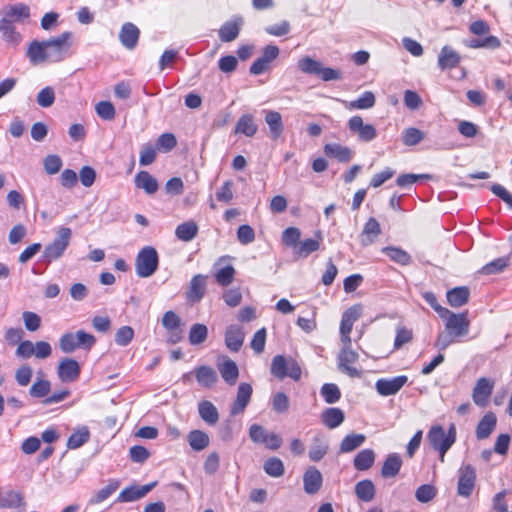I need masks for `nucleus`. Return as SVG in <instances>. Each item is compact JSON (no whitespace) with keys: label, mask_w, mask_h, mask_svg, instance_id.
<instances>
[{"label":"nucleus","mask_w":512,"mask_h":512,"mask_svg":"<svg viewBox=\"0 0 512 512\" xmlns=\"http://www.w3.org/2000/svg\"><path fill=\"white\" fill-rule=\"evenodd\" d=\"M402 466V460L400 456L396 453L390 454L387 456L386 460L383 463L381 469V475L384 478H392L395 477Z\"/></svg>","instance_id":"obj_33"},{"label":"nucleus","mask_w":512,"mask_h":512,"mask_svg":"<svg viewBox=\"0 0 512 512\" xmlns=\"http://www.w3.org/2000/svg\"><path fill=\"white\" fill-rule=\"evenodd\" d=\"M375 493V485L369 479L359 481L355 485V494L357 498L363 502H371L375 497Z\"/></svg>","instance_id":"obj_35"},{"label":"nucleus","mask_w":512,"mask_h":512,"mask_svg":"<svg viewBox=\"0 0 512 512\" xmlns=\"http://www.w3.org/2000/svg\"><path fill=\"white\" fill-rule=\"evenodd\" d=\"M345 419L344 412L340 408L330 407L321 413L322 423L329 429H335L340 426Z\"/></svg>","instance_id":"obj_25"},{"label":"nucleus","mask_w":512,"mask_h":512,"mask_svg":"<svg viewBox=\"0 0 512 512\" xmlns=\"http://www.w3.org/2000/svg\"><path fill=\"white\" fill-rule=\"evenodd\" d=\"M135 185L137 188L143 189L148 194H154L158 190V182L156 178L147 171H140L135 177Z\"/></svg>","instance_id":"obj_34"},{"label":"nucleus","mask_w":512,"mask_h":512,"mask_svg":"<svg viewBox=\"0 0 512 512\" xmlns=\"http://www.w3.org/2000/svg\"><path fill=\"white\" fill-rule=\"evenodd\" d=\"M461 62L460 54L452 47L445 45L438 54L437 64L440 70H450L456 68Z\"/></svg>","instance_id":"obj_14"},{"label":"nucleus","mask_w":512,"mask_h":512,"mask_svg":"<svg viewBox=\"0 0 512 512\" xmlns=\"http://www.w3.org/2000/svg\"><path fill=\"white\" fill-rule=\"evenodd\" d=\"M252 391V386L248 383H241L238 386L236 400L230 410L231 415L241 414L245 410L250 402Z\"/></svg>","instance_id":"obj_20"},{"label":"nucleus","mask_w":512,"mask_h":512,"mask_svg":"<svg viewBox=\"0 0 512 512\" xmlns=\"http://www.w3.org/2000/svg\"><path fill=\"white\" fill-rule=\"evenodd\" d=\"M324 153L328 157L335 158L339 162L346 163L350 161L353 156L352 150L338 143H329L324 146Z\"/></svg>","instance_id":"obj_24"},{"label":"nucleus","mask_w":512,"mask_h":512,"mask_svg":"<svg viewBox=\"0 0 512 512\" xmlns=\"http://www.w3.org/2000/svg\"><path fill=\"white\" fill-rule=\"evenodd\" d=\"M235 274V268L232 265H226L219 268L215 272L214 277L220 286H228L233 282Z\"/></svg>","instance_id":"obj_49"},{"label":"nucleus","mask_w":512,"mask_h":512,"mask_svg":"<svg viewBox=\"0 0 512 512\" xmlns=\"http://www.w3.org/2000/svg\"><path fill=\"white\" fill-rule=\"evenodd\" d=\"M497 419L494 413L485 414L476 428V437L480 440L488 438L496 427Z\"/></svg>","instance_id":"obj_27"},{"label":"nucleus","mask_w":512,"mask_h":512,"mask_svg":"<svg viewBox=\"0 0 512 512\" xmlns=\"http://www.w3.org/2000/svg\"><path fill=\"white\" fill-rule=\"evenodd\" d=\"M50 382L48 380H38L32 384L29 393L32 397L42 398L50 392Z\"/></svg>","instance_id":"obj_63"},{"label":"nucleus","mask_w":512,"mask_h":512,"mask_svg":"<svg viewBox=\"0 0 512 512\" xmlns=\"http://www.w3.org/2000/svg\"><path fill=\"white\" fill-rule=\"evenodd\" d=\"M322 483L321 472L314 466L308 467L303 475L304 491L309 495L316 494L321 489Z\"/></svg>","instance_id":"obj_15"},{"label":"nucleus","mask_w":512,"mask_h":512,"mask_svg":"<svg viewBox=\"0 0 512 512\" xmlns=\"http://www.w3.org/2000/svg\"><path fill=\"white\" fill-rule=\"evenodd\" d=\"M469 295L467 287H456L447 292V301L452 307H461L468 302Z\"/></svg>","instance_id":"obj_39"},{"label":"nucleus","mask_w":512,"mask_h":512,"mask_svg":"<svg viewBox=\"0 0 512 512\" xmlns=\"http://www.w3.org/2000/svg\"><path fill=\"white\" fill-rule=\"evenodd\" d=\"M187 441L192 450L200 452L209 446L210 438L202 430H192L187 435Z\"/></svg>","instance_id":"obj_30"},{"label":"nucleus","mask_w":512,"mask_h":512,"mask_svg":"<svg viewBox=\"0 0 512 512\" xmlns=\"http://www.w3.org/2000/svg\"><path fill=\"white\" fill-rule=\"evenodd\" d=\"M348 128L352 134H355L361 142H371L377 137V130L372 124H365L363 118L359 115L349 119Z\"/></svg>","instance_id":"obj_9"},{"label":"nucleus","mask_w":512,"mask_h":512,"mask_svg":"<svg viewBox=\"0 0 512 512\" xmlns=\"http://www.w3.org/2000/svg\"><path fill=\"white\" fill-rule=\"evenodd\" d=\"M159 263V257L156 249L152 246H145L142 248L135 259L136 273L141 278H148L152 276Z\"/></svg>","instance_id":"obj_3"},{"label":"nucleus","mask_w":512,"mask_h":512,"mask_svg":"<svg viewBox=\"0 0 512 512\" xmlns=\"http://www.w3.org/2000/svg\"><path fill=\"white\" fill-rule=\"evenodd\" d=\"M243 19L241 17L235 18L233 21L225 22L219 29V38L222 42L234 41L240 32Z\"/></svg>","instance_id":"obj_23"},{"label":"nucleus","mask_w":512,"mask_h":512,"mask_svg":"<svg viewBox=\"0 0 512 512\" xmlns=\"http://www.w3.org/2000/svg\"><path fill=\"white\" fill-rule=\"evenodd\" d=\"M197 382L206 388L212 387L217 381L216 371L209 366H200L195 372Z\"/></svg>","instance_id":"obj_37"},{"label":"nucleus","mask_w":512,"mask_h":512,"mask_svg":"<svg viewBox=\"0 0 512 512\" xmlns=\"http://www.w3.org/2000/svg\"><path fill=\"white\" fill-rule=\"evenodd\" d=\"M476 483V469L471 464L462 465L458 470L457 493L461 497L471 496Z\"/></svg>","instance_id":"obj_7"},{"label":"nucleus","mask_w":512,"mask_h":512,"mask_svg":"<svg viewBox=\"0 0 512 512\" xmlns=\"http://www.w3.org/2000/svg\"><path fill=\"white\" fill-rule=\"evenodd\" d=\"M289 398L283 392H277L272 398V408L277 413H285L289 409Z\"/></svg>","instance_id":"obj_60"},{"label":"nucleus","mask_w":512,"mask_h":512,"mask_svg":"<svg viewBox=\"0 0 512 512\" xmlns=\"http://www.w3.org/2000/svg\"><path fill=\"white\" fill-rule=\"evenodd\" d=\"M322 63L309 56L303 57L298 61V68L306 74L319 75Z\"/></svg>","instance_id":"obj_52"},{"label":"nucleus","mask_w":512,"mask_h":512,"mask_svg":"<svg viewBox=\"0 0 512 512\" xmlns=\"http://www.w3.org/2000/svg\"><path fill=\"white\" fill-rule=\"evenodd\" d=\"M90 438V432L87 426L78 427L68 438L67 447L77 449L84 445Z\"/></svg>","instance_id":"obj_44"},{"label":"nucleus","mask_w":512,"mask_h":512,"mask_svg":"<svg viewBox=\"0 0 512 512\" xmlns=\"http://www.w3.org/2000/svg\"><path fill=\"white\" fill-rule=\"evenodd\" d=\"M80 365L72 358H64L60 361L57 374L62 382H73L80 375Z\"/></svg>","instance_id":"obj_13"},{"label":"nucleus","mask_w":512,"mask_h":512,"mask_svg":"<svg viewBox=\"0 0 512 512\" xmlns=\"http://www.w3.org/2000/svg\"><path fill=\"white\" fill-rule=\"evenodd\" d=\"M157 482H152L143 486H130L123 489L118 495L119 502H133L146 496L155 486Z\"/></svg>","instance_id":"obj_17"},{"label":"nucleus","mask_w":512,"mask_h":512,"mask_svg":"<svg viewBox=\"0 0 512 512\" xmlns=\"http://www.w3.org/2000/svg\"><path fill=\"white\" fill-rule=\"evenodd\" d=\"M71 239V229L68 227H61L57 231L56 238L48 244L43 252V257L46 261L51 262L60 258L66 248L68 247Z\"/></svg>","instance_id":"obj_5"},{"label":"nucleus","mask_w":512,"mask_h":512,"mask_svg":"<svg viewBox=\"0 0 512 512\" xmlns=\"http://www.w3.org/2000/svg\"><path fill=\"white\" fill-rule=\"evenodd\" d=\"M437 494V489L431 484H423L419 486L415 492V498L421 503H428Z\"/></svg>","instance_id":"obj_56"},{"label":"nucleus","mask_w":512,"mask_h":512,"mask_svg":"<svg viewBox=\"0 0 512 512\" xmlns=\"http://www.w3.org/2000/svg\"><path fill=\"white\" fill-rule=\"evenodd\" d=\"M318 239H305L299 243L297 250L295 251V255L299 258H306L311 253L319 250L320 248V240L322 239L321 233L318 232L315 234Z\"/></svg>","instance_id":"obj_38"},{"label":"nucleus","mask_w":512,"mask_h":512,"mask_svg":"<svg viewBox=\"0 0 512 512\" xmlns=\"http://www.w3.org/2000/svg\"><path fill=\"white\" fill-rule=\"evenodd\" d=\"M134 337V330L130 326L120 327L115 334V343L119 346H127Z\"/></svg>","instance_id":"obj_59"},{"label":"nucleus","mask_w":512,"mask_h":512,"mask_svg":"<svg viewBox=\"0 0 512 512\" xmlns=\"http://www.w3.org/2000/svg\"><path fill=\"white\" fill-rule=\"evenodd\" d=\"M375 95L371 91L364 92L359 98L353 101H343L345 107L349 110L370 109L375 105Z\"/></svg>","instance_id":"obj_36"},{"label":"nucleus","mask_w":512,"mask_h":512,"mask_svg":"<svg viewBox=\"0 0 512 512\" xmlns=\"http://www.w3.org/2000/svg\"><path fill=\"white\" fill-rule=\"evenodd\" d=\"M62 160L58 155H48L44 159V169L47 174L53 175L60 171Z\"/></svg>","instance_id":"obj_64"},{"label":"nucleus","mask_w":512,"mask_h":512,"mask_svg":"<svg viewBox=\"0 0 512 512\" xmlns=\"http://www.w3.org/2000/svg\"><path fill=\"white\" fill-rule=\"evenodd\" d=\"M269 435L270 432L261 425L253 424L249 428V436L255 443L264 444Z\"/></svg>","instance_id":"obj_61"},{"label":"nucleus","mask_w":512,"mask_h":512,"mask_svg":"<svg viewBox=\"0 0 512 512\" xmlns=\"http://www.w3.org/2000/svg\"><path fill=\"white\" fill-rule=\"evenodd\" d=\"M407 381L408 377L405 375L393 378H381L376 381L375 388L381 396H391L398 393Z\"/></svg>","instance_id":"obj_10"},{"label":"nucleus","mask_w":512,"mask_h":512,"mask_svg":"<svg viewBox=\"0 0 512 512\" xmlns=\"http://www.w3.org/2000/svg\"><path fill=\"white\" fill-rule=\"evenodd\" d=\"M97 115L103 120H112L115 117V108L109 101H101L95 107Z\"/></svg>","instance_id":"obj_62"},{"label":"nucleus","mask_w":512,"mask_h":512,"mask_svg":"<svg viewBox=\"0 0 512 512\" xmlns=\"http://www.w3.org/2000/svg\"><path fill=\"white\" fill-rule=\"evenodd\" d=\"M270 372L280 380L290 377L294 381H298L302 374V370L298 362L292 357H284L283 355H276L273 357Z\"/></svg>","instance_id":"obj_2"},{"label":"nucleus","mask_w":512,"mask_h":512,"mask_svg":"<svg viewBox=\"0 0 512 512\" xmlns=\"http://www.w3.org/2000/svg\"><path fill=\"white\" fill-rule=\"evenodd\" d=\"M264 120L269 127L272 139H278L284 131L282 116L278 111L264 110Z\"/></svg>","instance_id":"obj_22"},{"label":"nucleus","mask_w":512,"mask_h":512,"mask_svg":"<svg viewBox=\"0 0 512 512\" xmlns=\"http://www.w3.org/2000/svg\"><path fill=\"white\" fill-rule=\"evenodd\" d=\"M0 31L3 33L4 40L17 45L21 41V34L16 31L12 21L2 18L0 21Z\"/></svg>","instance_id":"obj_45"},{"label":"nucleus","mask_w":512,"mask_h":512,"mask_svg":"<svg viewBox=\"0 0 512 512\" xmlns=\"http://www.w3.org/2000/svg\"><path fill=\"white\" fill-rule=\"evenodd\" d=\"M424 139V133L414 127L407 128L403 131L402 141L406 146H415Z\"/></svg>","instance_id":"obj_54"},{"label":"nucleus","mask_w":512,"mask_h":512,"mask_svg":"<svg viewBox=\"0 0 512 512\" xmlns=\"http://www.w3.org/2000/svg\"><path fill=\"white\" fill-rule=\"evenodd\" d=\"M198 233V226L194 221H186L177 226L176 237L184 242L192 241Z\"/></svg>","instance_id":"obj_41"},{"label":"nucleus","mask_w":512,"mask_h":512,"mask_svg":"<svg viewBox=\"0 0 512 512\" xmlns=\"http://www.w3.org/2000/svg\"><path fill=\"white\" fill-rule=\"evenodd\" d=\"M198 412L203 421L209 425H214L219 420V413L215 405L207 400L198 404Z\"/></svg>","instance_id":"obj_31"},{"label":"nucleus","mask_w":512,"mask_h":512,"mask_svg":"<svg viewBox=\"0 0 512 512\" xmlns=\"http://www.w3.org/2000/svg\"><path fill=\"white\" fill-rule=\"evenodd\" d=\"M245 332L238 325H230L225 331V345L232 352H238L244 342Z\"/></svg>","instance_id":"obj_21"},{"label":"nucleus","mask_w":512,"mask_h":512,"mask_svg":"<svg viewBox=\"0 0 512 512\" xmlns=\"http://www.w3.org/2000/svg\"><path fill=\"white\" fill-rule=\"evenodd\" d=\"M29 15L30 10L28 6L24 4H16L8 8L4 18L10 19L13 22L28 18Z\"/></svg>","instance_id":"obj_53"},{"label":"nucleus","mask_w":512,"mask_h":512,"mask_svg":"<svg viewBox=\"0 0 512 512\" xmlns=\"http://www.w3.org/2000/svg\"><path fill=\"white\" fill-rule=\"evenodd\" d=\"M208 336V329L204 324H193L189 331V341L192 345L202 344Z\"/></svg>","instance_id":"obj_51"},{"label":"nucleus","mask_w":512,"mask_h":512,"mask_svg":"<svg viewBox=\"0 0 512 512\" xmlns=\"http://www.w3.org/2000/svg\"><path fill=\"white\" fill-rule=\"evenodd\" d=\"M24 504L21 493L13 490L0 494V506L3 508H17Z\"/></svg>","instance_id":"obj_46"},{"label":"nucleus","mask_w":512,"mask_h":512,"mask_svg":"<svg viewBox=\"0 0 512 512\" xmlns=\"http://www.w3.org/2000/svg\"><path fill=\"white\" fill-rule=\"evenodd\" d=\"M27 56L34 65L48 61L45 41H32L28 47Z\"/></svg>","instance_id":"obj_29"},{"label":"nucleus","mask_w":512,"mask_h":512,"mask_svg":"<svg viewBox=\"0 0 512 512\" xmlns=\"http://www.w3.org/2000/svg\"><path fill=\"white\" fill-rule=\"evenodd\" d=\"M207 285V276L197 274L192 277L186 297L189 301L195 303L199 302L205 295Z\"/></svg>","instance_id":"obj_18"},{"label":"nucleus","mask_w":512,"mask_h":512,"mask_svg":"<svg viewBox=\"0 0 512 512\" xmlns=\"http://www.w3.org/2000/svg\"><path fill=\"white\" fill-rule=\"evenodd\" d=\"M278 55L279 48L277 46L267 45L263 49L262 56L250 66V73L253 75L264 73L269 68L270 63L275 60Z\"/></svg>","instance_id":"obj_11"},{"label":"nucleus","mask_w":512,"mask_h":512,"mask_svg":"<svg viewBox=\"0 0 512 512\" xmlns=\"http://www.w3.org/2000/svg\"><path fill=\"white\" fill-rule=\"evenodd\" d=\"M95 343V336L83 330L65 333L59 339V347L64 353H72L78 348L90 350Z\"/></svg>","instance_id":"obj_1"},{"label":"nucleus","mask_w":512,"mask_h":512,"mask_svg":"<svg viewBox=\"0 0 512 512\" xmlns=\"http://www.w3.org/2000/svg\"><path fill=\"white\" fill-rule=\"evenodd\" d=\"M71 32H64L61 35L45 41L48 62H60L64 59L71 43Z\"/></svg>","instance_id":"obj_6"},{"label":"nucleus","mask_w":512,"mask_h":512,"mask_svg":"<svg viewBox=\"0 0 512 512\" xmlns=\"http://www.w3.org/2000/svg\"><path fill=\"white\" fill-rule=\"evenodd\" d=\"M366 440V436L364 434L351 433L346 435L341 444H340V452L341 453H349L357 448H359Z\"/></svg>","instance_id":"obj_43"},{"label":"nucleus","mask_w":512,"mask_h":512,"mask_svg":"<svg viewBox=\"0 0 512 512\" xmlns=\"http://www.w3.org/2000/svg\"><path fill=\"white\" fill-rule=\"evenodd\" d=\"M218 370L227 384L234 385L237 382L239 370L233 360L225 359L222 363L218 364Z\"/></svg>","instance_id":"obj_28"},{"label":"nucleus","mask_w":512,"mask_h":512,"mask_svg":"<svg viewBox=\"0 0 512 512\" xmlns=\"http://www.w3.org/2000/svg\"><path fill=\"white\" fill-rule=\"evenodd\" d=\"M441 318L445 320L446 330L454 336L460 338L468 334L470 322L466 313L455 314L448 310V314H443Z\"/></svg>","instance_id":"obj_8"},{"label":"nucleus","mask_w":512,"mask_h":512,"mask_svg":"<svg viewBox=\"0 0 512 512\" xmlns=\"http://www.w3.org/2000/svg\"><path fill=\"white\" fill-rule=\"evenodd\" d=\"M375 461V453L372 449H364L356 454L353 460L355 469L365 471L371 468Z\"/></svg>","instance_id":"obj_40"},{"label":"nucleus","mask_w":512,"mask_h":512,"mask_svg":"<svg viewBox=\"0 0 512 512\" xmlns=\"http://www.w3.org/2000/svg\"><path fill=\"white\" fill-rule=\"evenodd\" d=\"M55 101L54 89L47 86L39 91L36 97V102L40 107L48 108L53 105Z\"/></svg>","instance_id":"obj_57"},{"label":"nucleus","mask_w":512,"mask_h":512,"mask_svg":"<svg viewBox=\"0 0 512 512\" xmlns=\"http://www.w3.org/2000/svg\"><path fill=\"white\" fill-rule=\"evenodd\" d=\"M329 446L327 441L322 437H315L309 448V458L313 462L320 461L328 452Z\"/></svg>","instance_id":"obj_42"},{"label":"nucleus","mask_w":512,"mask_h":512,"mask_svg":"<svg viewBox=\"0 0 512 512\" xmlns=\"http://www.w3.org/2000/svg\"><path fill=\"white\" fill-rule=\"evenodd\" d=\"M358 353L349 347H343L339 356V368L352 377H358L360 372L351 365L358 360Z\"/></svg>","instance_id":"obj_16"},{"label":"nucleus","mask_w":512,"mask_h":512,"mask_svg":"<svg viewBox=\"0 0 512 512\" xmlns=\"http://www.w3.org/2000/svg\"><path fill=\"white\" fill-rule=\"evenodd\" d=\"M301 232L296 227L286 228L282 233V241L289 247H298Z\"/></svg>","instance_id":"obj_58"},{"label":"nucleus","mask_w":512,"mask_h":512,"mask_svg":"<svg viewBox=\"0 0 512 512\" xmlns=\"http://www.w3.org/2000/svg\"><path fill=\"white\" fill-rule=\"evenodd\" d=\"M508 264V257H500L483 266L481 272L485 275L500 273L508 266Z\"/></svg>","instance_id":"obj_55"},{"label":"nucleus","mask_w":512,"mask_h":512,"mask_svg":"<svg viewBox=\"0 0 512 512\" xmlns=\"http://www.w3.org/2000/svg\"><path fill=\"white\" fill-rule=\"evenodd\" d=\"M428 441L433 449L448 451L456 441V428L451 424L448 431L440 425H434L427 434Z\"/></svg>","instance_id":"obj_4"},{"label":"nucleus","mask_w":512,"mask_h":512,"mask_svg":"<svg viewBox=\"0 0 512 512\" xmlns=\"http://www.w3.org/2000/svg\"><path fill=\"white\" fill-rule=\"evenodd\" d=\"M494 383L489 379L482 377L477 380L472 392L474 403L479 407H485L492 394Z\"/></svg>","instance_id":"obj_12"},{"label":"nucleus","mask_w":512,"mask_h":512,"mask_svg":"<svg viewBox=\"0 0 512 512\" xmlns=\"http://www.w3.org/2000/svg\"><path fill=\"white\" fill-rule=\"evenodd\" d=\"M382 252L386 254L392 261L406 266L411 264V256L404 250L397 247H384Z\"/></svg>","instance_id":"obj_47"},{"label":"nucleus","mask_w":512,"mask_h":512,"mask_svg":"<svg viewBox=\"0 0 512 512\" xmlns=\"http://www.w3.org/2000/svg\"><path fill=\"white\" fill-rule=\"evenodd\" d=\"M258 130L254 122V117L251 114L242 115L235 126L236 134H243L247 137H253Z\"/></svg>","instance_id":"obj_32"},{"label":"nucleus","mask_w":512,"mask_h":512,"mask_svg":"<svg viewBox=\"0 0 512 512\" xmlns=\"http://www.w3.org/2000/svg\"><path fill=\"white\" fill-rule=\"evenodd\" d=\"M324 401L328 404H334L339 401L341 392L339 387L333 383H325L320 390Z\"/></svg>","instance_id":"obj_50"},{"label":"nucleus","mask_w":512,"mask_h":512,"mask_svg":"<svg viewBox=\"0 0 512 512\" xmlns=\"http://www.w3.org/2000/svg\"><path fill=\"white\" fill-rule=\"evenodd\" d=\"M380 234L381 228L379 222L373 217L369 218L361 233V244L363 246L371 245Z\"/></svg>","instance_id":"obj_26"},{"label":"nucleus","mask_w":512,"mask_h":512,"mask_svg":"<svg viewBox=\"0 0 512 512\" xmlns=\"http://www.w3.org/2000/svg\"><path fill=\"white\" fill-rule=\"evenodd\" d=\"M263 469L266 474L274 478L281 477L285 473L284 464L282 460L277 457L268 458L263 464Z\"/></svg>","instance_id":"obj_48"},{"label":"nucleus","mask_w":512,"mask_h":512,"mask_svg":"<svg viewBox=\"0 0 512 512\" xmlns=\"http://www.w3.org/2000/svg\"><path fill=\"white\" fill-rule=\"evenodd\" d=\"M139 36L140 30L131 22L124 23L119 32V40L128 50H133L137 46Z\"/></svg>","instance_id":"obj_19"}]
</instances>
